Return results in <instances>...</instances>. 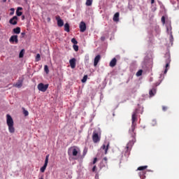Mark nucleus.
<instances>
[{"label": "nucleus", "instance_id": "1", "mask_svg": "<svg viewBox=\"0 0 179 179\" xmlns=\"http://www.w3.org/2000/svg\"><path fill=\"white\" fill-rule=\"evenodd\" d=\"M136 121H138V109H136L131 115V127L129 130V134L135 138L136 133L135 132V128L136 127Z\"/></svg>", "mask_w": 179, "mask_h": 179}, {"label": "nucleus", "instance_id": "2", "mask_svg": "<svg viewBox=\"0 0 179 179\" xmlns=\"http://www.w3.org/2000/svg\"><path fill=\"white\" fill-rule=\"evenodd\" d=\"M6 123L8 127V131L10 134H15L13 119L12 118V116H10V115L9 114L6 115Z\"/></svg>", "mask_w": 179, "mask_h": 179}, {"label": "nucleus", "instance_id": "3", "mask_svg": "<svg viewBox=\"0 0 179 179\" xmlns=\"http://www.w3.org/2000/svg\"><path fill=\"white\" fill-rule=\"evenodd\" d=\"M47 89H48V84L44 85L43 83H41L38 85V90L40 92H47Z\"/></svg>", "mask_w": 179, "mask_h": 179}, {"label": "nucleus", "instance_id": "4", "mask_svg": "<svg viewBox=\"0 0 179 179\" xmlns=\"http://www.w3.org/2000/svg\"><path fill=\"white\" fill-rule=\"evenodd\" d=\"M92 141L94 143H97L98 142H100V136H99V133L93 132L92 134Z\"/></svg>", "mask_w": 179, "mask_h": 179}, {"label": "nucleus", "instance_id": "5", "mask_svg": "<svg viewBox=\"0 0 179 179\" xmlns=\"http://www.w3.org/2000/svg\"><path fill=\"white\" fill-rule=\"evenodd\" d=\"M78 150H79V148L77 147H71L69 149V153H72L73 156H78Z\"/></svg>", "mask_w": 179, "mask_h": 179}, {"label": "nucleus", "instance_id": "6", "mask_svg": "<svg viewBox=\"0 0 179 179\" xmlns=\"http://www.w3.org/2000/svg\"><path fill=\"white\" fill-rule=\"evenodd\" d=\"M48 157H50V155H46L45 159V164L43 166V167L41 168V173H44V171H45V169H47V166H48Z\"/></svg>", "mask_w": 179, "mask_h": 179}, {"label": "nucleus", "instance_id": "7", "mask_svg": "<svg viewBox=\"0 0 179 179\" xmlns=\"http://www.w3.org/2000/svg\"><path fill=\"white\" fill-rule=\"evenodd\" d=\"M9 41L12 44L13 43L17 44V43H19V39H17V35L11 36L9 39Z\"/></svg>", "mask_w": 179, "mask_h": 179}, {"label": "nucleus", "instance_id": "8", "mask_svg": "<svg viewBox=\"0 0 179 179\" xmlns=\"http://www.w3.org/2000/svg\"><path fill=\"white\" fill-rule=\"evenodd\" d=\"M110 147V143H105L103 144V145L101 147V149H103V150H105V155H107L108 152V148Z\"/></svg>", "mask_w": 179, "mask_h": 179}, {"label": "nucleus", "instance_id": "9", "mask_svg": "<svg viewBox=\"0 0 179 179\" xmlns=\"http://www.w3.org/2000/svg\"><path fill=\"white\" fill-rule=\"evenodd\" d=\"M70 66L72 69L76 68V59L73 58L69 60Z\"/></svg>", "mask_w": 179, "mask_h": 179}, {"label": "nucleus", "instance_id": "10", "mask_svg": "<svg viewBox=\"0 0 179 179\" xmlns=\"http://www.w3.org/2000/svg\"><path fill=\"white\" fill-rule=\"evenodd\" d=\"M80 31L81 33H85V31H86V23H85V22H81L80 23Z\"/></svg>", "mask_w": 179, "mask_h": 179}, {"label": "nucleus", "instance_id": "11", "mask_svg": "<svg viewBox=\"0 0 179 179\" xmlns=\"http://www.w3.org/2000/svg\"><path fill=\"white\" fill-rule=\"evenodd\" d=\"M131 138H132V140L131 141H130L128 143H127V150H129V149H131V148H132V146H134V142L135 141H134V139H135V136L134 137V136H132V135H131Z\"/></svg>", "mask_w": 179, "mask_h": 179}, {"label": "nucleus", "instance_id": "12", "mask_svg": "<svg viewBox=\"0 0 179 179\" xmlns=\"http://www.w3.org/2000/svg\"><path fill=\"white\" fill-rule=\"evenodd\" d=\"M56 20L57 21V26L59 27H62V26H64V20L61 19V17L57 16Z\"/></svg>", "mask_w": 179, "mask_h": 179}, {"label": "nucleus", "instance_id": "13", "mask_svg": "<svg viewBox=\"0 0 179 179\" xmlns=\"http://www.w3.org/2000/svg\"><path fill=\"white\" fill-rule=\"evenodd\" d=\"M9 23L10 24H13L14 26L15 24H17V16H14L10 20H9Z\"/></svg>", "mask_w": 179, "mask_h": 179}, {"label": "nucleus", "instance_id": "14", "mask_svg": "<svg viewBox=\"0 0 179 179\" xmlns=\"http://www.w3.org/2000/svg\"><path fill=\"white\" fill-rule=\"evenodd\" d=\"M23 86V79L18 80L17 83L14 85L15 87H17L18 89H20Z\"/></svg>", "mask_w": 179, "mask_h": 179}, {"label": "nucleus", "instance_id": "15", "mask_svg": "<svg viewBox=\"0 0 179 179\" xmlns=\"http://www.w3.org/2000/svg\"><path fill=\"white\" fill-rule=\"evenodd\" d=\"M101 59V56L100 55H98L95 57L94 60V66H97V64H99V62Z\"/></svg>", "mask_w": 179, "mask_h": 179}, {"label": "nucleus", "instance_id": "16", "mask_svg": "<svg viewBox=\"0 0 179 179\" xmlns=\"http://www.w3.org/2000/svg\"><path fill=\"white\" fill-rule=\"evenodd\" d=\"M165 62L168 64H170V62H171V57L170 56V54L169 53H166L165 55Z\"/></svg>", "mask_w": 179, "mask_h": 179}, {"label": "nucleus", "instance_id": "17", "mask_svg": "<svg viewBox=\"0 0 179 179\" xmlns=\"http://www.w3.org/2000/svg\"><path fill=\"white\" fill-rule=\"evenodd\" d=\"M110 66H111V68H114V66H115V65H117V59L116 58H113L110 62Z\"/></svg>", "mask_w": 179, "mask_h": 179}, {"label": "nucleus", "instance_id": "18", "mask_svg": "<svg viewBox=\"0 0 179 179\" xmlns=\"http://www.w3.org/2000/svg\"><path fill=\"white\" fill-rule=\"evenodd\" d=\"M20 10H23V8L22 7H18L17 10H16V15L17 16H22L23 15V13Z\"/></svg>", "mask_w": 179, "mask_h": 179}, {"label": "nucleus", "instance_id": "19", "mask_svg": "<svg viewBox=\"0 0 179 179\" xmlns=\"http://www.w3.org/2000/svg\"><path fill=\"white\" fill-rule=\"evenodd\" d=\"M120 21V13H115L113 16V22H119Z\"/></svg>", "mask_w": 179, "mask_h": 179}, {"label": "nucleus", "instance_id": "20", "mask_svg": "<svg viewBox=\"0 0 179 179\" xmlns=\"http://www.w3.org/2000/svg\"><path fill=\"white\" fill-rule=\"evenodd\" d=\"M150 97H153L155 94H156V87H153L152 90L149 92Z\"/></svg>", "mask_w": 179, "mask_h": 179}, {"label": "nucleus", "instance_id": "21", "mask_svg": "<svg viewBox=\"0 0 179 179\" xmlns=\"http://www.w3.org/2000/svg\"><path fill=\"white\" fill-rule=\"evenodd\" d=\"M69 23H66L65 24H64V31H66L67 33H69V31H71L70 29H69Z\"/></svg>", "mask_w": 179, "mask_h": 179}, {"label": "nucleus", "instance_id": "22", "mask_svg": "<svg viewBox=\"0 0 179 179\" xmlns=\"http://www.w3.org/2000/svg\"><path fill=\"white\" fill-rule=\"evenodd\" d=\"M13 32L15 33V34H20V27H17L13 29Z\"/></svg>", "mask_w": 179, "mask_h": 179}, {"label": "nucleus", "instance_id": "23", "mask_svg": "<svg viewBox=\"0 0 179 179\" xmlns=\"http://www.w3.org/2000/svg\"><path fill=\"white\" fill-rule=\"evenodd\" d=\"M93 3V0H87L85 5L87 6H92V4Z\"/></svg>", "mask_w": 179, "mask_h": 179}, {"label": "nucleus", "instance_id": "24", "mask_svg": "<svg viewBox=\"0 0 179 179\" xmlns=\"http://www.w3.org/2000/svg\"><path fill=\"white\" fill-rule=\"evenodd\" d=\"M146 169H148V166H139L138 168V170L139 171H143V170H146Z\"/></svg>", "mask_w": 179, "mask_h": 179}, {"label": "nucleus", "instance_id": "25", "mask_svg": "<svg viewBox=\"0 0 179 179\" xmlns=\"http://www.w3.org/2000/svg\"><path fill=\"white\" fill-rule=\"evenodd\" d=\"M24 55V50H22L20 52V54H19V57L20 58H23Z\"/></svg>", "mask_w": 179, "mask_h": 179}, {"label": "nucleus", "instance_id": "26", "mask_svg": "<svg viewBox=\"0 0 179 179\" xmlns=\"http://www.w3.org/2000/svg\"><path fill=\"white\" fill-rule=\"evenodd\" d=\"M44 71H45V73H47V74L50 73V70L48 69V66L45 65Z\"/></svg>", "mask_w": 179, "mask_h": 179}, {"label": "nucleus", "instance_id": "27", "mask_svg": "<svg viewBox=\"0 0 179 179\" xmlns=\"http://www.w3.org/2000/svg\"><path fill=\"white\" fill-rule=\"evenodd\" d=\"M87 80V75L84 76L83 78L81 80V82L83 83H85V82Z\"/></svg>", "mask_w": 179, "mask_h": 179}, {"label": "nucleus", "instance_id": "28", "mask_svg": "<svg viewBox=\"0 0 179 179\" xmlns=\"http://www.w3.org/2000/svg\"><path fill=\"white\" fill-rule=\"evenodd\" d=\"M140 178H141V179H145V178H146V176H145V172H141V173H140Z\"/></svg>", "mask_w": 179, "mask_h": 179}, {"label": "nucleus", "instance_id": "29", "mask_svg": "<svg viewBox=\"0 0 179 179\" xmlns=\"http://www.w3.org/2000/svg\"><path fill=\"white\" fill-rule=\"evenodd\" d=\"M73 48L74 51H76V52L79 51V46H78V45H73Z\"/></svg>", "mask_w": 179, "mask_h": 179}, {"label": "nucleus", "instance_id": "30", "mask_svg": "<svg viewBox=\"0 0 179 179\" xmlns=\"http://www.w3.org/2000/svg\"><path fill=\"white\" fill-rule=\"evenodd\" d=\"M40 59H41V56L40 55V54H37L36 57V62H38V61H40Z\"/></svg>", "mask_w": 179, "mask_h": 179}, {"label": "nucleus", "instance_id": "31", "mask_svg": "<svg viewBox=\"0 0 179 179\" xmlns=\"http://www.w3.org/2000/svg\"><path fill=\"white\" fill-rule=\"evenodd\" d=\"M161 22L163 24H166V17L162 16L161 18Z\"/></svg>", "mask_w": 179, "mask_h": 179}, {"label": "nucleus", "instance_id": "32", "mask_svg": "<svg viewBox=\"0 0 179 179\" xmlns=\"http://www.w3.org/2000/svg\"><path fill=\"white\" fill-rule=\"evenodd\" d=\"M89 61H90L89 56H86L85 57V64H89Z\"/></svg>", "mask_w": 179, "mask_h": 179}, {"label": "nucleus", "instance_id": "33", "mask_svg": "<svg viewBox=\"0 0 179 179\" xmlns=\"http://www.w3.org/2000/svg\"><path fill=\"white\" fill-rule=\"evenodd\" d=\"M169 66H170V63H166V69L164 70V73H167V68H169Z\"/></svg>", "mask_w": 179, "mask_h": 179}, {"label": "nucleus", "instance_id": "34", "mask_svg": "<svg viewBox=\"0 0 179 179\" xmlns=\"http://www.w3.org/2000/svg\"><path fill=\"white\" fill-rule=\"evenodd\" d=\"M142 72H143V71L139 70V71L136 73V76H142Z\"/></svg>", "mask_w": 179, "mask_h": 179}, {"label": "nucleus", "instance_id": "35", "mask_svg": "<svg viewBox=\"0 0 179 179\" xmlns=\"http://www.w3.org/2000/svg\"><path fill=\"white\" fill-rule=\"evenodd\" d=\"M71 43H73V44L76 45V44H78V41H76V39L75 38H73L71 39Z\"/></svg>", "mask_w": 179, "mask_h": 179}, {"label": "nucleus", "instance_id": "36", "mask_svg": "<svg viewBox=\"0 0 179 179\" xmlns=\"http://www.w3.org/2000/svg\"><path fill=\"white\" fill-rule=\"evenodd\" d=\"M87 154V148H85L83 150V156H86Z\"/></svg>", "mask_w": 179, "mask_h": 179}, {"label": "nucleus", "instance_id": "37", "mask_svg": "<svg viewBox=\"0 0 179 179\" xmlns=\"http://www.w3.org/2000/svg\"><path fill=\"white\" fill-rule=\"evenodd\" d=\"M24 115H25V117H27V115H29V111L24 110Z\"/></svg>", "mask_w": 179, "mask_h": 179}, {"label": "nucleus", "instance_id": "38", "mask_svg": "<svg viewBox=\"0 0 179 179\" xmlns=\"http://www.w3.org/2000/svg\"><path fill=\"white\" fill-rule=\"evenodd\" d=\"M95 163H97V157L94 158V160L92 162V164H94Z\"/></svg>", "mask_w": 179, "mask_h": 179}, {"label": "nucleus", "instance_id": "39", "mask_svg": "<svg viewBox=\"0 0 179 179\" xmlns=\"http://www.w3.org/2000/svg\"><path fill=\"white\" fill-rule=\"evenodd\" d=\"M163 111H167V106H162Z\"/></svg>", "mask_w": 179, "mask_h": 179}, {"label": "nucleus", "instance_id": "40", "mask_svg": "<svg viewBox=\"0 0 179 179\" xmlns=\"http://www.w3.org/2000/svg\"><path fill=\"white\" fill-rule=\"evenodd\" d=\"M96 169H97V167L96 166H94L92 168V172L94 173L96 171Z\"/></svg>", "mask_w": 179, "mask_h": 179}, {"label": "nucleus", "instance_id": "41", "mask_svg": "<svg viewBox=\"0 0 179 179\" xmlns=\"http://www.w3.org/2000/svg\"><path fill=\"white\" fill-rule=\"evenodd\" d=\"M10 10H13V13H10V15H12L15 13V8H10Z\"/></svg>", "mask_w": 179, "mask_h": 179}, {"label": "nucleus", "instance_id": "42", "mask_svg": "<svg viewBox=\"0 0 179 179\" xmlns=\"http://www.w3.org/2000/svg\"><path fill=\"white\" fill-rule=\"evenodd\" d=\"M101 41H104L106 40V37L101 36Z\"/></svg>", "mask_w": 179, "mask_h": 179}, {"label": "nucleus", "instance_id": "43", "mask_svg": "<svg viewBox=\"0 0 179 179\" xmlns=\"http://www.w3.org/2000/svg\"><path fill=\"white\" fill-rule=\"evenodd\" d=\"M103 160L105 162V164H107V160H108L107 157H104Z\"/></svg>", "mask_w": 179, "mask_h": 179}, {"label": "nucleus", "instance_id": "44", "mask_svg": "<svg viewBox=\"0 0 179 179\" xmlns=\"http://www.w3.org/2000/svg\"><path fill=\"white\" fill-rule=\"evenodd\" d=\"M25 34H25L24 32H22V33H21V36H22V37H24Z\"/></svg>", "mask_w": 179, "mask_h": 179}, {"label": "nucleus", "instance_id": "45", "mask_svg": "<svg viewBox=\"0 0 179 179\" xmlns=\"http://www.w3.org/2000/svg\"><path fill=\"white\" fill-rule=\"evenodd\" d=\"M24 19H25L24 15H22V20H24Z\"/></svg>", "mask_w": 179, "mask_h": 179}, {"label": "nucleus", "instance_id": "46", "mask_svg": "<svg viewBox=\"0 0 179 179\" xmlns=\"http://www.w3.org/2000/svg\"><path fill=\"white\" fill-rule=\"evenodd\" d=\"M151 3L152 4L155 3V0H151Z\"/></svg>", "mask_w": 179, "mask_h": 179}, {"label": "nucleus", "instance_id": "47", "mask_svg": "<svg viewBox=\"0 0 179 179\" xmlns=\"http://www.w3.org/2000/svg\"><path fill=\"white\" fill-rule=\"evenodd\" d=\"M170 37H171V39H173V34H171Z\"/></svg>", "mask_w": 179, "mask_h": 179}, {"label": "nucleus", "instance_id": "48", "mask_svg": "<svg viewBox=\"0 0 179 179\" xmlns=\"http://www.w3.org/2000/svg\"><path fill=\"white\" fill-rule=\"evenodd\" d=\"M3 2H6V0H3Z\"/></svg>", "mask_w": 179, "mask_h": 179}, {"label": "nucleus", "instance_id": "49", "mask_svg": "<svg viewBox=\"0 0 179 179\" xmlns=\"http://www.w3.org/2000/svg\"><path fill=\"white\" fill-rule=\"evenodd\" d=\"M0 20H1V17H0Z\"/></svg>", "mask_w": 179, "mask_h": 179}]
</instances>
